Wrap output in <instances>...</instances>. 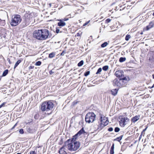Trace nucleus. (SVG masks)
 <instances>
[{
  "label": "nucleus",
  "mask_w": 154,
  "mask_h": 154,
  "mask_svg": "<svg viewBox=\"0 0 154 154\" xmlns=\"http://www.w3.org/2000/svg\"><path fill=\"white\" fill-rule=\"evenodd\" d=\"M77 133L72 137L71 139L68 140L65 142L63 146L59 150L60 154H63V148L67 146L68 149L71 151H75L77 150Z\"/></svg>",
  "instance_id": "1"
},
{
  "label": "nucleus",
  "mask_w": 154,
  "mask_h": 154,
  "mask_svg": "<svg viewBox=\"0 0 154 154\" xmlns=\"http://www.w3.org/2000/svg\"><path fill=\"white\" fill-rule=\"evenodd\" d=\"M33 37L39 40H45L47 38H51V33L50 34L48 30L45 29L35 30L33 34Z\"/></svg>",
  "instance_id": "2"
},
{
  "label": "nucleus",
  "mask_w": 154,
  "mask_h": 154,
  "mask_svg": "<svg viewBox=\"0 0 154 154\" xmlns=\"http://www.w3.org/2000/svg\"><path fill=\"white\" fill-rule=\"evenodd\" d=\"M54 106V103L51 100H49L44 102L42 104L40 108L42 112H47L52 110Z\"/></svg>",
  "instance_id": "3"
},
{
  "label": "nucleus",
  "mask_w": 154,
  "mask_h": 154,
  "mask_svg": "<svg viewBox=\"0 0 154 154\" xmlns=\"http://www.w3.org/2000/svg\"><path fill=\"white\" fill-rule=\"evenodd\" d=\"M22 21V18L20 15L14 14L11 18L10 24L12 26H15L18 25Z\"/></svg>",
  "instance_id": "4"
},
{
  "label": "nucleus",
  "mask_w": 154,
  "mask_h": 154,
  "mask_svg": "<svg viewBox=\"0 0 154 154\" xmlns=\"http://www.w3.org/2000/svg\"><path fill=\"white\" fill-rule=\"evenodd\" d=\"M32 20V17L30 15L25 16L23 18V20L20 25V27L23 28L29 25Z\"/></svg>",
  "instance_id": "5"
},
{
  "label": "nucleus",
  "mask_w": 154,
  "mask_h": 154,
  "mask_svg": "<svg viewBox=\"0 0 154 154\" xmlns=\"http://www.w3.org/2000/svg\"><path fill=\"white\" fill-rule=\"evenodd\" d=\"M96 115L93 112H89L87 114L85 117V121L89 123L93 122L95 120Z\"/></svg>",
  "instance_id": "6"
},
{
  "label": "nucleus",
  "mask_w": 154,
  "mask_h": 154,
  "mask_svg": "<svg viewBox=\"0 0 154 154\" xmlns=\"http://www.w3.org/2000/svg\"><path fill=\"white\" fill-rule=\"evenodd\" d=\"M115 75L117 77H119L120 79V82L127 80L126 77H124L123 72L121 70H119L116 71Z\"/></svg>",
  "instance_id": "7"
},
{
  "label": "nucleus",
  "mask_w": 154,
  "mask_h": 154,
  "mask_svg": "<svg viewBox=\"0 0 154 154\" xmlns=\"http://www.w3.org/2000/svg\"><path fill=\"white\" fill-rule=\"evenodd\" d=\"M128 120L129 119L127 117L122 118L119 121L120 125L122 127H124Z\"/></svg>",
  "instance_id": "8"
},
{
  "label": "nucleus",
  "mask_w": 154,
  "mask_h": 154,
  "mask_svg": "<svg viewBox=\"0 0 154 154\" xmlns=\"http://www.w3.org/2000/svg\"><path fill=\"white\" fill-rule=\"evenodd\" d=\"M149 58V62L151 65H154V52H151Z\"/></svg>",
  "instance_id": "9"
},
{
  "label": "nucleus",
  "mask_w": 154,
  "mask_h": 154,
  "mask_svg": "<svg viewBox=\"0 0 154 154\" xmlns=\"http://www.w3.org/2000/svg\"><path fill=\"white\" fill-rule=\"evenodd\" d=\"M120 82V79L119 82L117 79H116L113 80V84L114 86L120 87L121 82Z\"/></svg>",
  "instance_id": "10"
},
{
  "label": "nucleus",
  "mask_w": 154,
  "mask_h": 154,
  "mask_svg": "<svg viewBox=\"0 0 154 154\" xmlns=\"http://www.w3.org/2000/svg\"><path fill=\"white\" fill-rule=\"evenodd\" d=\"M57 20L59 21L57 23V25L58 26L61 27L65 25L66 23L63 21V19H58Z\"/></svg>",
  "instance_id": "11"
},
{
  "label": "nucleus",
  "mask_w": 154,
  "mask_h": 154,
  "mask_svg": "<svg viewBox=\"0 0 154 154\" xmlns=\"http://www.w3.org/2000/svg\"><path fill=\"white\" fill-rule=\"evenodd\" d=\"M26 130L28 132L30 133H32L35 132V129L32 126H28L26 128Z\"/></svg>",
  "instance_id": "12"
},
{
  "label": "nucleus",
  "mask_w": 154,
  "mask_h": 154,
  "mask_svg": "<svg viewBox=\"0 0 154 154\" xmlns=\"http://www.w3.org/2000/svg\"><path fill=\"white\" fill-rule=\"evenodd\" d=\"M154 25V23L152 21H151L149 23V25L146 27V30H149L150 29L152 28Z\"/></svg>",
  "instance_id": "13"
},
{
  "label": "nucleus",
  "mask_w": 154,
  "mask_h": 154,
  "mask_svg": "<svg viewBox=\"0 0 154 154\" xmlns=\"http://www.w3.org/2000/svg\"><path fill=\"white\" fill-rule=\"evenodd\" d=\"M140 116L139 115H137L133 117L132 119V121L133 122H135L138 120L140 118Z\"/></svg>",
  "instance_id": "14"
},
{
  "label": "nucleus",
  "mask_w": 154,
  "mask_h": 154,
  "mask_svg": "<svg viewBox=\"0 0 154 154\" xmlns=\"http://www.w3.org/2000/svg\"><path fill=\"white\" fill-rule=\"evenodd\" d=\"M118 89H113L111 90V94L114 96L116 95L118 92Z\"/></svg>",
  "instance_id": "15"
},
{
  "label": "nucleus",
  "mask_w": 154,
  "mask_h": 154,
  "mask_svg": "<svg viewBox=\"0 0 154 154\" xmlns=\"http://www.w3.org/2000/svg\"><path fill=\"white\" fill-rule=\"evenodd\" d=\"M105 126L104 124L103 123V122H101V123L99 125H98V128L97 129H98L99 131L101 130Z\"/></svg>",
  "instance_id": "16"
},
{
  "label": "nucleus",
  "mask_w": 154,
  "mask_h": 154,
  "mask_svg": "<svg viewBox=\"0 0 154 154\" xmlns=\"http://www.w3.org/2000/svg\"><path fill=\"white\" fill-rule=\"evenodd\" d=\"M85 133V132L84 130V128L82 127V128L78 132V135H80L82 134H84Z\"/></svg>",
  "instance_id": "17"
},
{
  "label": "nucleus",
  "mask_w": 154,
  "mask_h": 154,
  "mask_svg": "<svg viewBox=\"0 0 154 154\" xmlns=\"http://www.w3.org/2000/svg\"><path fill=\"white\" fill-rule=\"evenodd\" d=\"M5 24V20H1L0 19V26H4Z\"/></svg>",
  "instance_id": "18"
},
{
  "label": "nucleus",
  "mask_w": 154,
  "mask_h": 154,
  "mask_svg": "<svg viewBox=\"0 0 154 154\" xmlns=\"http://www.w3.org/2000/svg\"><path fill=\"white\" fill-rule=\"evenodd\" d=\"M114 144H112V146L111 147L110 151V154H114Z\"/></svg>",
  "instance_id": "19"
},
{
  "label": "nucleus",
  "mask_w": 154,
  "mask_h": 154,
  "mask_svg": "<svg viewBox=\"0 0 154 154\" xmlns=\"http://www.w3.org/2000/svg\"><path fill=\"white\" fill-rule=\"evenodd\" d=\"M55 55V53L54 52H52L51 53H50L49 54L48 57L49 58H52L54 57Z\"/></svg>",
  "instance_id": "20"
},
{
  "label": "nucleus",
  "mask_w": 154,
  "mask_h": 154,
  "mask_svg": "<svg viewBox=\"0 0 154 154\" xmlns=\"http://www.w3.org/2000/svg\"><path fill=\"white\" fill-rule=\"evenodd\" d=\"M21 62V60H20L17 61L14 65V69H15Z\"/></svg>",
  "instance_id": "21"
},
{
  "label": "nucleus",
  "mask_w": 154,
  "mask_h": 154,
  "mask_svg": "<svg viewBox=\"0 0 154 154\" xmlns=\"http://www.w3.org/2000/svg\"><path fill=\"white\" fill-rule=\"evenodd\" d=\"M8 69L5 70L3 72L2 76H6L8 74Z\"/></svg>",
  "instance_id": "22"
},
{
  "label": "nucleus",
  "mask_w": 154,
  "mask_h": 154,
  "mask_svg": "<svg viewBox=\"0 0 154 154\" xmlns=\"http://www.w3.org/2000/svg\"><path fill=\"white\" fill-rule=\"evenodd\" d=\"M123 135H122L120 136V137H117L115 140L119 142L122 140L123 137Z\"/></svg>",
  "instance_id": "23"
},
{
  "label": "nucleus",
  "mask_w": 154,
  "mask_h": 154,
  "mask_svg": "<svg viewBox=\"0 0 154 154\" xmlns=\"http://www.w3.org/2000/svg\"><path fill=\"white\" fill-rule=\"evenodd\" d=\"M126 60V58L125 57H121L119 59V61L120 62H123L125 61Z\"/></svg>",
  "instance_id": "24"
},
{
  "label": "nucleus",
  "mask_w": 154,
  "mask_h": 154,
  "mask_svg": "<svg viewBox=\"0 0 154 154\" xmlns=\"http://www.w3.org/2000/svg\"><path fill=\"white\" fill-rule=\"evenodd\" d=\"M108 44V43L106 42H105L101 45V46L102 48H104L106 47Z\"/></svg>",
  "instance_id": "25"
},
{
  "label": "nucleus",
  "mask_w": 154,
  "mask_h": 154,
  "mask_svg": "<svg viewBox=\"0 0 154 154\" xmlns=\"http://www.w3.org/2000/svg\"><path fill=\"white\" fill-rule=\"evenodd\" d=\"M60 27H56V33H58L59 32L61 33V32H62V31L60 30Z\"/></svg>",
  "instance_id": "26"
},
{
  "label": "nucleus",
  "mask_w": 154,
  "mask_h": 154,
  "mask_svg": "<svg viewBox=\"0 0 154 154\" xmlns=\"http://www.w3.org/2000/svg\"><path fill=\"white\" fill-rule=\"evenodd\" d=\"M39 114L38 113H36L34 116V118L36 119H39Z\"/></svg>",
  "instance_id": "27"
},
{
  "label": "nucleus",
  "mask_w": 154,
  "mask_h": 154,
  "mask_svg": "<svg viewBox=\"0 0 154 154\" xmlns=\"http://www.w3.org/2000/svg\"><path fill=\"white\" fill-rule=\"evenodd\" d=\"M83 60H82L78 63V66H81L83 65Z\"/></svg>",
  "instance_id": "28"
},
{
  "label": "nucleus",
  "mask_w": 154,
  "mask_h": 154,
  "mask_svg": "<svg viewBox=\"0 0 154 154\" xmlns=\"http://www.w3.org/2000/svg\"><path fill=\"white\" fill-rule=\"evenodd\" d=\"M109 68V66H105L103 67L102 69H103L104 71L107 70Z\"/></svg>",
  "instance_id": "29"
},
{
  "label": "nucleus",
  "mask_w": 154,
  "mask_h": 154,
  "mask_svg": "<svg viewBox=\"0 0 154 154\" xmlns=\"http://www.w3.org/2000/svg\"><path fill=\"white\" fill-rule=\"evenodd\" d=\"M131 37L130 35L127 34L125 37V39L126 41H128Z\"/></svg>",
  "instance_id": "30"
},
{
  "label": "nucleus",
  "mask_w": 154,
  "mask_h": 154,
  "mask_svg": "<svg viewBox=\"0 0 154 154\" xmlns=\"http://www.w3.org/2000/svg\"><path fill=\"white\" fill-rule=\"evenodd\" d=\"M102 71V69L101 68H99L97 70V72L96 73V74H99Z\"/></svg>",
  "instance_id": "31"
},
{
  "label": "nucleus",
  "mask_w": 154,
  "mask_h": 154,
  "mask_svg": "<svg viewBox=\"0 0 154 154\" xmlns=\"http://www.w3.org/2000/svg\"><path fill=\"white\" fill-rule=\"evenodd\" d=\"M41 62L40 61H39L36 63L35 65L37 66H39L41 65Z\"/></svg>",
  "instance_id": "32"
},
{
  "label": "nucleus",
  "mask_w": 154,
  "mask_h": 154,
  "mask_svg": "<svg viewBox=\"0 0 154 154\" xmlns=\"http://www.w3.org/2000/svg\"><path fill=\"white\" fill-rule=\"evenodd\" d=\"M103 117V115H100V122H103V120H104V119H104V117Z\"/></svg>",
  "instance_id": "33"
},
{
  "label": "nucleus",
  "mask_w": 154,
  "mask_h": 154,
  "mask_svg": "<svg viewBox=\"0 0 154 154\" xmlns=\"http://www.w3.org/2000/svg\"><path fill=\"white\" fill-rule=\"evenodd\" d=\"M90 73V72L89 71H87L85 72L84 73V75L85 76H87Z\"/></svg>",
  "instance_id": "34"
},
{
  "label": "nucleus",
  "mask_w": 154,
  "mask_h": 154,
  "mask_svg": "<svg viewBox=\"0 0 154 154\" xmlns=\"http://www.w3.org/2000/svg\"><path fill=\"white\" fill-rule=\"evenodd\" d=\"M120 131V128L117 127H116L114 129V131L116 132H118Z\"/></svg>",
  "instance_id": "35"
},
{
  "label": "nucleus",
  "mask_w": 154,
  "mask_h": 154,
  "mask_svg": "<svg viewBox=\"0 0 154 154\" xmlns=\"http://www.w3.org/2000/svg\"><path fill=\"white\" fill-rule=\"evenodd\" d=\"M19 132L20 134H23L24 133L23 129H20L19 130Z\"/></svg>",
  "instance_id": "36"
},
{
  "label": "nucleus",
  "mask_w": 154,
  "mask_h": 154,
  "mask_svg": "<svg viewBox=\"0 0 154 154\" xmlns=\"http://www.w3.org/2000/svg\"><path fill=\"white\" fill-rule=\"evenodd\" d=\"M103 123L104 124V125H105V126H106L108 124V121H106L105 122H104L103 121Z\"/></svg>",
  "instance_id": "37"
},
{
  "label": "nucleus",
  "mask_w": 154,
  "mask_h": 154,
  "mask_svg": "<svg viewBox=\"0 0 154 154\" xmlns=\"http://www.w3.org/2000/svg\"><path fill=\"white\" fill-rule=\"evenodd\" d=\"M5 103H2L0 105V109L3 106H4L5 104Z\"/></svg>",
  "instance_id": "38"
},
{
  "label": "nucleus",
  "mask_w": 154,
  "mask_h": 154,
  "mask_svg": "<svg viewBox=\"0 0 154 154\" xmlns=\"http://www.w3.org/2000/svg\"><path fill=\"white\" fill-rule=\"evenodd\" d=\"M113 130V128L112 127H110L108 129V131H112Z\"/></svg>",
  "instance_id": "39"
},
{
  "label": "nucleus",
  "mask_w": 154,
  "mask_h": 154,
  "mask_svg": "<svg viewBox=\"0 0 154 154\" xmlns=\"http://www.w3.org/2000/svg\"><path fill=\"white\" fill-rule=\"evenodd\" d=\"M110 21H111V20H110L109 19H107L106 20V23H109L110 22Z\"/></svg>",
  "instance_id": "40"
},
{
  "label": "nucleus",
  "mask_w": 154,
  "mask_h": 154,
  "mask_svg": "<svg viewBox=\"0 0 154 154\" xmlns=\"http://www.w3.org/2000/svg\"><path fill=\"white\" fill-rule=\"evenodd\" d=\"M30 154H36V153H35V151H32L30 152Z\"/></svg>",
  "instance_id": "41"
},
{
  "label": "nucleus",
  "mask_w": 154,
  "mask_h": 154,
  "mask_svg": "<svg viewBox=\"0 0 154 154\" xmlns=\"http://www.w3.org/2000/svg\"><path fill=\"white\" fill-rule=\"evenodd\" d=\"M34 68V66H30L29 67V69H33Z\"/></svg>",
  "instance_id": "42"
},
{
  "label": "nucleus",
  "mask_w": 154,
  "mask_h": 154,
  "mask_svg": "<svg viewBox=\"0 0 154 154\" xmlns=\"http://www.w3.org/2000/svg\"><path fill=\"white\" fill-rule=\"evenodd\" d=\"M66 53L65 51H63L61 53V55H64V54Z\"/></svg>",
  "instance_id": "43"
},
{
  "label": "nucleus",
  "mask_w": 154,
  "mask_h": 154,
  "mask_svg": "<svg viewBox=\"0 0 154 154\" xmlns=\"http://www.w3.org/2000/svg\"><path fill=\"white\" fill-rule=\"evenodd\" d=\"M79 124L80 125H83V121H82L81 122H79Z\"/></svg>",
  "instance_id": "44"
},
{
  "label": "nucleus",
  "mask_w": 154,
  "mask_h": 154,
  "mask_svg": "<svg viewBox=\"0 0 154 154\" xmlns=\"http://www.w3.org/2000/svg\"><path fill=\"white\" fill-rule=\"evenodd\" d=\"M89 23V22H87L85 23H84L83 25V26H85L86 25H87Z\"/></svg>",
  "instance_id": "45"
},
{
  "label": "nucleus",
  "mask_w": 154,
  "mask_h": 154,
  "mask_svg": "<svg viewBox=\"0 0 154 154\" xmlns=\"http://www.w3.org/2000/svg\"><path fill=\"white\" fill-rule=\"evenodd\" d=\"M145 134V132H143L142 131L140 135H143V136H144Z\"/></svg>",
  "instance_id": "46"
},
{
  "label": "nucleus",
  "mask_w": 154,
  "mask_h": 154,
  "mask_svg": "<svg viewBox=\"0 0 154 154\" xmlns=\"http://www.w3.org/2000/svg\"><path fill=\"white\" fill-rule=\"evenodd\" d=\"M53 73H54V72H53L52 70L50 71L49 73L51 75Z\"/></svg>",
  "instance_id": "47"
},
{
  "label": "nucleus",
  "mask_w": 154,
  "mask_h": 154,
  "mask_svg": "<svg viewBox=\"0 0 154 154\" xmlns=\"http://www.w3.org/2000/svg\"><path fill=\"white\" fill-rule=\"evenodd\" d=\"M62 142H63V139H61L60 142H59L60 144V145L61 144H62Z\"/></svg>",
  "instance_id": "48"
},
{
  "label": "nucleus",
  "mask_w": 154,
  "mask_h": 154,
  "mask_svg": "<svg viewBox=\"0 0 154 154\" xmlns=\"http://www.w3.org/2000/svg\"><path fill=\"white\" fill-rule=\"evenodd\" d=\"M73 105H75L76 104H77V101L75 100L74 102H73Z\"/></svg>",
  "instance_id": "49"
},
{
  "label": "nucleus",
  "mask_w": 154,
  "mask_h": 154,
  "mask_svg": "<svg viewBox=\"0 0 154 154\" xmlns=\"http://www.w3.org/2000/svg\"><path fill=\"white\" fill-rule=\"evenodd\" d=\"M142 135H140L139 137V141L140 140L141 138L142 137Z\"/></svg>",
  "instance_id": "50"
},
{
  "label": "nucleus",
  "mask_w": 154,
  "mask_h": 154,
  "mask_svg": "<svg viewBox=\"0 0 154 154\" xmlns=\"http://www.w3.org/2000/svg\"><path fill=\"white\" fill-rule=\"evenodd\" d=\"M147 129V128H145V129H144L142 131L143 132H145V131L146 130V129Z\"/></svg>",
  "instance_id": "51"
},
{
  "label": "nucleus",
  "mask_w": 154,
  "mask_h": 154,
  "mask_svg": "<svg viewBox=\"0 0 154 154\" xmlns=\"http://www.w3.org/2000/svg\"><path fill=\"white\" fill-rule=\"evenodd\" d=\"M63 19V21H65L67 20H68V19L64 18V19Z\"/></svg>",
  "instance_id": "52"
},
{
  "label": "nucleus",
  "mask_w": 154,
  "mask_h": 154,
  "mask_svg": "<svg viewBox=\"0 0 154 154\" xmlns=\"http://www.w3.org/2000/svg\"><path fill=\"white\" fill-rule=\"evenodd\" d=\"M63 154H67V153L65 151H64L63 152Z\"/></svg>",
  "instance_id": "53"
},
{
  "label": "nucleus",
  "mask_w": 154,
  "mask_h": 154,
  "mask_svg": "<svg viewBox=\"0 0 154 154\" xmlns=\"http://www.w3.org/2000/svg\"><path fill=\"white\" fill-rule=\"evenodd\" d=\"M80 144V143H78V147H77V148H78V149L79 146V145Z\"/></svg>",
  "instance_id": "54"
},
{
  "label": "nucleus",
  "mask_w": 154,
  "mask_h": 154,
  "mask_svg": "<svg viewBox=\"0 0 154 154\" xmlns=\"http://www.w3.org/2000/svg\"><path fill=\"white\" fill-rule=\"evenodd\" d=\"M8 61L9 63H10V64H11V63L10 61V60L9 59H8Z\"/></svg>",
  "instance_id": "55"
},
{
  "label": "nucleus",
  "mask_w": 154,
  "mask_h": 154,
  "mask_svg": "<svg viewBox=\"0 0 154 154\" xmlns=\"http://www.w3.org/2000/svg\"><path fill=\"white\" fill-rule=\"evenodd\" d=\"M77 34H78V36H80V35L79 32Z\"/></svg>",
  "instance_id": "56"
},
{
  "label": "nucleus",
  "mask_w": 154,
  "mask_h": 154,
  "mask_svg": "<svg viewBox=\"0 0 154 154\" xmlns=\"http://www.w3.org/2000/svg\"><path fill=\"white\" fill-rule=\"evenodd\" d=\"M154 87V83L153 85L151 87V88H152Z\"/></svg>",
  "instance_id": "57"
},
{
  "label": "nucleus",
  "mask_w": 154,
  "mask_h": 154,
  "mask_svg": "<svg viewBox=\"0 0 154 154\" xmlns=\"http://www.w3.org/2000/svg\"><path fill=\"white\" fill-rule=\"evenodd\" d=\"M152 77L153 79H154V74L152 75Z\"/></svg>",
  "instance_id": "58"
},
{
  "label": "nucleus",
  "mask_w": 154,
  "mask_h": 154,
  "mask_svg": "<svg viewBox=\"0 0 154 154\" xmlns=\"http://www.w3.org/2000/svg\"><path fill=\"white\" fill-rule=\"evenodd\" d=\"M17 125V123H16V124H15L14 125V127H15Z\"/></svg>",
  "instance_id": "59"
},
{
  "label": "nucleus",
  "mask_w": 154,
  "mask_h": 154,
  "mask_svg": "<svg viewBox=\"0 0 154 154\" xmlns=\"http://www.w3.org/2000/svg\"><path fill=\"white\" fill-rule=\"evenodd\" d=\"M15 127L14 126H13V127L12 128V129H14Z\"/></svg>",
  "instance_id": "60"
},
{
  "label": "nucleus",
  "mask_w": 154,
  "mask_h": 154,
  "mask_svg": "<svg viewBox=\"0 0 154 154\" xmlns=\"http://www.w3.org/2000/svg\"><path fill=\"white\" fill-rule=\"evenodd\" d=\"M15 127L14 126H13V127L12 128V129H14Z\"/></svg>",
  "instance_id": "61"
},
{
  "label": "nucleus",
  "mask_w": 154,
  "mask_h": 154,
  "mask_svg": "<svg viewBox=\"0 0 154 154\" xmlns=\"http://www.w3.org/2000/svg\"><path fill=\"white\" fill-rule=\"evenodd\" d=\"M16 154H22L21 153H17Z\"/></svg>",
  "instance_id": "62"
},
{
  "label": "nucleus",
  "mask_w": 154,
  "mask_h": 154,
  "mask_svg": "<svg viewBox=\"0 0 154 154\" xmlns=\"http://www.w3.org/2000/svg\"><path fill=\"white\" fill-rule=\"evenodd\" d=\"M102 18H103V17H101V18H100V19H102Z\"/></svg>",
  "instance_id": "63"
},
{
  "label": "nucleus",
  "mask_w": 154,
  "mask_h": 154,
  "mask_svg": "<svg viewBox=\"0 0 154 154\" xmlns=\"http://www.w3.org/2000/svg\"><path fill=\"white\" fill-rule=\"evenodd\" d=\"M152 15L154 16V12H153L152 14Z\"/></svg>",
  "instance_id": "64"
}]
</instances>
